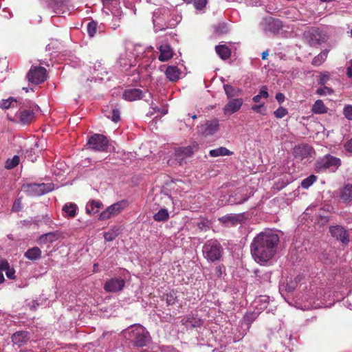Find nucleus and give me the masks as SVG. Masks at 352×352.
Segmentation results:
<instances>
[{
	"label": "nucleus",
	"mask_w": 352,
	"mask_h": 352,
	"mask_svg": "<svg viewBox=\"0 0 352 352\" xmlns=\"http://www.w3.org/2000/svg\"><path fill=\"white\" fill-rule=\"evenodd\" d=\"M279 241L278 235L272 230L258 234L250 245L251 254L254 261L263 264L271 260L276 253Z\"/></svg>",
	"instance_id": "nucleus-1"
},
{
	"label": "nucleus",
	"mask_w": 352,
	"mask_h": 352,
	"mask_svg": "<svg viewBox=\"0 0 352 352\" xmlns=\"http://www.w3.org/2000/svg\"><path fill=\"white\" fill-rule=\"evenodd\" d=\"M179 16H172L168 8L163 7L155 10L153 14V23L155 32L174 28L179 23Z\"/></svg>",
	"instance_id": "nucleus-2"
},
{
	"label": "nucleus",
	"mask_w": 352,
	"mask_h": 352,
	"mask_svg": "<svg viewBox=\"0 0 352 352\" xmlns=\"http://www.w3.org/2000/svg\"><path fill=\"white\" fill-rule=\"evenodd\" d=\"M122 336L133 346L143 347L151 341V336L146 329L140 324H135L122 331Z\"/></svg>",
	"instance_id": "nucleus-3"
},
{
	"label": "nucleus",
	"mask_w": 352,
	"mask_h": 352,
	"mask_svg": "<svg viewBox=\"0 0 352 352\" xmlns=\"http://www.w3.org/2000/svg\"><path fill=\"white\" fill-rule=\"evenodd\" d=\"M341 166V160L330 154L319 158L315 163L314 169L316 173H321L327 171L334 173Z\"/></svg>",
	"instance_id": "nucleus-4"
},
{
	"label": "nucleus",
	"mask_w": 352,
	"mask_h": 352,
	"mask_svg": "<svg viewBox=\"0 0 352 352\" xmlns=\"http://www.w3.org/2000/svg\"><path fill=\"white\" fill-rule=\"evenodd\" d=\"M204 256L210 262L219 261L223 254V248L217 240H208L203 246Z\"/></svg>",
	"instance_id": "nucleus-5"
},
{
	"label": "nucleus",
	"mask_w": 352,
	"mask_h": 352,
	"mask_svg": "<svg viewBox=\"0 0 352 352\" xmlns=\"http://www.w3.org/2000/svg\"><path fill=\"white\" fill-rule=\"evenodd\" d=\"M18 114L19 122L23 124H29L36 120L35 113L39 111V107L33 102L23 104Z\"/></svg>",
	"instance_id": "nucleus-6"
},
{
	"label": "nucleus",
	"mask_w": 352,
	"mask_h": 352,
	"mask_svg": "<svg viewBox=\"0 0 352 352\" xmlns=\"http://www.w3.org/2000/svg\"><path fill=\"white\" fill-rule=\"evenodd\" d=\"M87 146L89 148L96 151H106L109 147V140L104 135L95 133L89 138Z\"/></svg>",
	"instance_id": "nucleus-7"
},
{
	"label": "nucleus",
	"mask_w": 352,
	"mask_h": 352,
	"mask_svg": "<svg viewBox=\"0 0 352 352\" xmlns=\"http://www.w3.org/2000/svg\"><path fill=\"white\" fill-rule=\"evenodd\" d=\"M27 78L32 84H41L47 79V71L43 67L32 66L27 74Z\"/></svg>",
	"instance_id": "nucleus-8"
},
{
	"label": "nucleus",
	"mask_w": 352,
	"mask_h": 352,
	"mask_svg": "<svg viewBox=\"0 0 352 352\" xmlns=\"http://www.w3.org/2000/svg\"><path fill=\"white\" fill-rule=\"evenodd\" d=\"M305 35L311 46H316V45H319L322 43H325L328 39L327 34L317 28L311 29V30L305 32Z\"/></svg>",
	"instance_id": "nucleus-9"
},
{
	"label": "nucleus",
	"mask_w": 352,
	"mask_h": 352,
	"mask_svg": "<svg viewBox=\"0 0 352 352\" xmlns=\"http://www.w3.org/2000/svg\"><path fill=\"white\" fill-rule=\"evenodd\" d=\"M126 205V202L125 201H118L113 204L100 213L99 219L103 221L118 214L124 209Z\"/></svg>",
	"instance_id": "nucleus-10"
},
{
	"label": "nucleus",
	"mask_w": 352,
	"mask_h": 352,
	"mask_svg": "<svg viewBox=\"0 0 352 352\" xmlns=\"http://www.w3.org/2000/svg\"><path fill=\"white\" fill-rule=\"evenodd\" d=\"M24 189L28 195L33 197L43 195L51 190L48 185L44 183L28 184L24 186Z\"/></svg>",
	"instance_id": "nucleus-11"
},
{
	"label": "nucleus",
	"mask_w": 352,
	"mask_h": 352,
	"mask_svg": "<svg viewBox=\"0 0 352 352\" xmlns=\"http://www.w3.org/2000/svg\"><path fill=\"white\" fill-rule=\"evenodd\" d=\"M125 286V280L121 277L111 278L106 281L104 289L107 292H118L122 291Z\"/></svg>",
	"instance_id": "nucleus-12"
},
{
	"label": "nucleus",
	"mask_w": 352,
	"mask_h": 352,
	"mask_svg": "<svg viewBox=\"0 0 352 352\" xmlns=\"http://www.w3.org/2000/svg\"><path fill=\"white\" fill-rule=\"evenodd\" d=\"M109 10L113 16L110 25L111 28L115 30L121 26L122 23V11L120 6V3L116 2L115 6H113Z\"/></svg>",
	"instance_id": "nucleus-13"
},
{
	"label": "nucleus",
	"mask_w": 352,
	"mask_h": 352,
	"mask_svg": "<svg viewBox=\"0 0 352 352\" xmlns=\"http://www.w3.org/2000/svg\"><path fill=\"white\" fill-rule=\"evenodd\" d=\"M331 235L337 240L340 241L343 244H348L349 242L347 231L340 226H333L329 227Z\"/></svg>",
	"instance_id": "nucleus-14"
},
{
	"label": "nucleus",
	"mask_w": 352,
	"mask_h": 352,
	"mask_svg": "<svg viewBox=\"0 0 352 352\" xmlns=\"http://www.w3.org/2000/svg\"><path fill=\"white\" fill-rule=\"evenodd\" d=\"M313 148L307 144L296 146L293 149V155L298 160H303L311 156Z\"/></svg>",
	"instance_id": "nucleus-15"
},
{
	"label": "nucleus",
	"mask_w": 352,
	"mask_h": 352,
	"mask_svg": "<svg viewBox=\"0 0 352 352\" xmlns=\"http://www.w3.org/2000/svg\"><path fill=\"white\" fill-rule=\"evenodd\" d=\"M265 30L272 33H277L283 27V23L278 19L268 16L264 19Z\"/></svg>",
	"instance_id": "nucleus-16"
},
{
	"label": "nucleus",
	"mask_w": 352,
	"mask_h": 352,
	"mask_svg": "<svg viewBox=\"0 0 352 352\" xmlns=\"http://www.w3.org/2000/svg\"><path fill=\"white\" fill-rule=\"evenodd\" d=\"M219 121L212 120L206 121L201 126V131L204 136L207 137L214 134L219 129Z\"/></svg>",
	"instance_id": "nucleus-17"
},
{
	"label": "nucleus",
	"mask_w": 352,
	"mask_h": 352,
	"mask_svg": "<svg viewBox=\"0 0 352 352\" xmlns=\"http://www.w3.org/2000/svg\"><path fill=\"white\" fill-rule=\"evenodd\" d=\"M243 103V100L242 98H234L230 100L223 109L224 114L232 115L234 113L241 109Z\"/></svg>",
	"instance_id": "nucleus-18"
},
{
	"label": "nucleus",
	"mask_w": 352,
	"mask_h": 352,
	"mask_svg": "<svg viewBox=\"0 0 352 352\" xmlns=\"http://www.w3.org/2000/svg\"><path fill=\"white\" fill-rule=\"evenodd\" d=\"M123 98L128 101H134L140 100L143 96V92L140 89L132 88L126 89L123 92Z\"/></svg>",
	"instance_id": "nucleus-19"
},
{
	"label": "nucleus",
	"mask_w": 352,
	"mask_h": 352,
	"mask_svg": "<svg viewBox=\"0 0 352 352\" xmlns=\"http://www.w3.org/2000/svg\"><path fill=\"white\" fill-rule=\"evenodd\" d=\"M198 149L199 145L197 143H194L190 146L177 148L175 153L178 157H188L191 156L195 151H198Z\"/></svg>",
	"instance_id": "nucleus-20"
},
{
	"label": "nucleus",
	"mask_w": 352,
	"mask_h": 352,
	"mask_svg": "<svg viewBox=\"0 0 352 352\" xmlns=\"http://www.w3.org/2000/svg\"><path fill=\"white\" fill-rule=\"evenodd\" d=\"M222 221L228 226H236L245 221L243 214H229L221 218Z\"/></svg>",
	"instance_id": "nucleus-21"
},
{
	"label": "nucleus",
	"mask_w": 352,
	"mask_h": 352,
	"mask_svg": "<svg viewBox=\"0 0 352 352\" xmlns=\"http://www.w3.org/2000/svg\"><path fill=\"white\" fill-rule=\"evenodd\" d=\"M30 339L29 333L27 331H21L14 333L12 336V341L14 344L21 346L25 344Z\"/></svg>",
	"instance_id": "nucleus-22"
},
{
	"label": "nucleus",
	"mask_w": 352,
	"mask_h": 352,
	"mask_svg": "<svg viewBox=\"0 0 352 352\" xmlns=\"http://www.w3.org/2000/svg\"><path fill=\"white\" fill-rule=\"evenodd\" d=\"M60 237V233L58 232H51L44 234H42L38 240V243L40 245L52 243L57 241Z\"/></svg>",
	"instance_id": "nucleus-23"
},
{
	"label": "nucleus",
	"mask_w": 352,
	"mask_h": 352,
	"mask_svg": "<svg viewBox=\"0 0 352 352\" xmlns=\"http://www.w3.org/2000/svg\"><path fill=\"white\" fill-rule=\"evenodd\" d=\"M160 55L158 57L159 60L165 62L170 60L173 56L172 48L168 45H162L159 47Z\"/></svg>",
	"instance_id": "nucleus-24"
},
{
	"label": "nucleus",
	"mask_w": 352,
	"mask_h": 352,
	"mask_svg": "<svg viewBox=\"0 0 352 352\" xmlns=\"http://www.w3.org/2000/svg\"><path fill=\"white\" fill-rule=\"evenodd\" d=\"M166 78L172 82L177 81L180 77V70L176 66H168L165 72Z\"/></svg>",
	"instance_id": "nucleus-25"
},
{
	"label": "nucleus",
	"mask_w": 352,
	"mask_h": 352,
	"mask_svg": "<svg viewBox=\"0 0 352 352\" xmlns=\"http://www.w3.org/2000/svg\"><path fill=\"white\" fill-rule=\"evenodd\" d=\"M340 199L344 203H349L352 201V184H346L340 192Z\"/></svg>",
	"instance_id": "nucleus-26"
},
{
	"label": "nucleus",
	"mask_w": 352,
	"mask_h": 352,
	"mask_svg": "<svg viewBox=\"0 0 352 352\" xmlns=\"http://www.w3.org/2000/svg\"><path fill=\"white\" fill-rule=\"evenodd\" d=\"M24 256L29 260L36 261L41 257V250L38 247H34L28 249Z\"/></svg>",
	"instance_id": "nucleus-27"
},
{
	"label": "nucleus",
	"mask_w": 352,
	"mask_h": 352,
	"mask_svg": "<svg viewBox=\"0 0 352 352\" xmlns=\"http://www.w3.org/2000/svg\"><path fill=\"white\" fill-rule=\"evenodd\" d=\"M215 50L217 54L223 60H227L231 56L230 49L225 45H217L215 47Z\"/></svg>",
	"instance_id": "nucleus-28"
},
{
	"label": "nucleus",
	"mask_w": 352,
	"mask_h": 352,
	"mask_svg": "<svg viewBox=\"0 0 352 352\" xmlns=\"http://www.w3.org/2000/svg\"><path fill=\"white\" fill-rule=\"evenodd\" d=\"M102 206V204L100 201L92 200L86 206V212L87 214H95L98 212L99 208Z\"/></svg>",
	"instance_id": "nucleus-29"
},
{
	"label": "nucleus",
	"mask_w": 352,
	"mask_h": 352,
	"mask_svg": "<svg viewBox=\"0 0 352 352\" xmlns=\"http://www.w3.org/2000/svg\"><path fill=\"white\" fill-rule=\"evenodd\" d=\"M327 109L322 100H317L311 108L312 112L316 114L325 113L327 112Z\"/></svg>",
	"instance_id": "nucleus-30"
},
{
	"label": "nucleus",
	"mask_w": 352,
	"mask_h": 352,
	"mask_svg": "<svg viewBox=\"0 0 352 352\" xmlns=\"http://www.w3.org/2000/svg\"><path fill=\"white\" fill-rule=\"evenodd\" d=\"M184 324L187 327H199L203 324V320L199 318L192 316L186 318Z\"/></svg>",
	"instance_id": "nucleus-31"
},
{
	"label": "nucleus",
	"mask_w": 352,
	"mask_h": 352,
	"mask_svg": "<svg viewBox=\"0 0 352 352\" xmlns=\"http://www.w3.org/2000/svg\"><path fill=\"white\" fill-rule=\"evenodd\" d=\"M223 89L228 98L230 99L236 96H239L240 89L230 85L226 84L223 85Z\"/></svg>",
	"instance_id": "nucleus-32"
},
{
	"label": "nucleus",
	"mask_w": 352,
	"mask_h": 352,
	"mask_svg": "<svg viewBox=\"0 0 352 352\" xmlns=\"http://www.w3.org/2000/svg\"><path fill=\"white\" fill-rule=\"evenodd\" d=\"M329 54L328 50H324L322 52H320L319 54H318L316 56H315L312 61L311 64L314 66H320L327 59Z\"/></svg>",
	"instance_id": "nucleus-33"
},
{
	"label": "nucleus",
	"mask_w": 352,
	"mask_h": 352,
	"mask_svg": "<svg viewBox=\"0 0 352 352\" xmlns=\"http://www.w3.org/2000/svg\"><path fill=\"white\" fill-rule=\"evenodd\" d=\"M209 154L211 157H215L218 156L231 155L232 152L227 149L226 147H219L210 150Z\"/></svg>",
	"instance_id": "nucleus-34"
},
{
	"label": "nucleus",
	"mask_w": 352,
	"mask_h": 352,
	"mask_svg": "<svg viewBox=\"0 0 352 352\" xmlns=\"http://www.w3.org/2000/svg\"><path fill=\"white\" fill-rule=\"evenodd\" d=\"M120 234V228L114 226L108 232L104 233V240L107 241H113Z\"/></svg>",
	"instance_id": "nucleus-35"
},
{
	"label": "nucleus",
	"mask_w": 352,
	"mask_h": 352,
	"mask_svg": "<svg viewBox=\"0 0 352 352\" xmlns=\"http://www.w3.org/2000/svg\"><path fill=\"white\" fill-rule=\"evenodd\" d=\"M153 219L156 221H166L169 219V213L166 208H161L153 215Z\"/></svg>",
	"instance_id": "nucleus-36"
},
{
	"label": "nucleus",
	"mask_w": 352,
	"mask_h": 352,
	"mask_svg": "<svg viewBox=\"0 0 352 352\" xmlns=\"http://www.w3.org/2000/svg\"><path fill=\"white\" fill-rule=\"evenodd\" d=\"M77 210V206L75 204L70 203L63 206V210L67 217L72 218L75 217Z\"/></svg>",
	"instance_id": "nucleus-37"
},
{
	"label": "nucleus",
	"mask_w": 352,
	"mask_h": 352,
	"mask_svg": "<svg viewBox=\"0 0 352 352\" xmlns=\"http://www.w3.org/2000/svg\"><path fill=\"white\" fill-rule=\"evenodd\" d=\"M269 96V94L267 92V88L266 86H263L260 90V92L258 95H256L253 97V101L254 102L258 103L260 102L261 98H267Z\"/></svg>",
	"instance_id": "nucleus-38"
},
{
	"label": "nucleus",
	"mask_w": 352,
	"mask_h": 352,
	"mask_svg": "<svg viewBox=\"0 0 352 352\" xmlns=\"http://www.w3.org/2000/svg\"><path fill=\"white\" fill-rule=\"evenodd\" d=\"M228 28L225 23H219L214 26V32L216 35H221L227 34Z\"/></svg>",
	"instance_id": "nucleus-39"
},
{
	"label": "nucleus",
	"mask_w": 352,
	"mask_h": 352,
	"mask_svg": "<svg viewBox=\"0 0 352 352\" xmlns=\"http://www.w3.org/2000/svg\"><path fill=\"white\" fill-rule=\"evenodd\" d=\"M258 317V314L252 312L247 314L244 316L243 318V321L245 324L248 325V328L250 327V325Z\"/></svg>",
	"instance_id": "nucleus-40"
},
{
	"label": "nucleus",
	"mask_w": 352,
	"mask_h": 352,
	"mask_svg": "<svg viewBox=\"0 0 352 352\" xmlns=\"http://www.w3.org/2000/svg\"><path fill=\"white\" fill-rule=\"evenodd\" d=\"M317 179V177L314 175H311L308 177L304 179L301 182V186L303 188L307 189L311 186Z\"/></svg>",
	"instance_id": "nucleus-41"
},
{
	"label": "nucleus",
	"mask_w": 352,
	"mask_h": 352,
	"mask_svg": "<svg viewBox=\"0 0 352 352\" xmlns=\"http://www.w3.org/2000/svg\"><path fill=\"white\" fill-rule=\"evenodd\" d=\"M19 157L18 155H14L12 159H8L6 162L5 167L7 169H12L16 167L19 163Z\"/></svg>",
	"instance_id": "nucleus-42"
},
{
	"label": "nucleus",
	"mask_w": 352,
	"mask_h": 352,
	"mask_svg": "<svg viewBox=\"0 0 352 352\" xmlns=\"http://www.w3.org/2000/svg\"><path fill=\"white\" fill-rule=\"evenodd\" d=\"M108 118H110L113 122H117L120 120V113L118 109H113L109 114L105 115Z\"/></svg>",
	"instance_id": "nucleus-43"
},
{
	"label": "nucleus",
	"mask_w": 352,
	"mask_h": 352,
	"mask_svg": "<svg viewBox=\"0 0 352 352\" xmlns=\"http://www.w3.org/2000/svg\"><path fill=\"white\" fill-rule=\"evenodd\" d=\"M98 24L96 21H91L87 24V33L90 37H93L97 30Z\"/></svg>",
	"instance_id": "nucleus-44"
},
{
	"label": "nucleus",
	"mask_w": 352,
	"mask_h": 352,
	"mask_svg": "<svg viewBox=\"0 0 352 352\" xmlns=\"http://www.w3.org/2000/svg\"><path fill=\"white\" fill-rule=\"evenodd\" d=\"M164 300L168 305H173L175 304L177 297L174 292H170L164 296Z\"/></svg>",
	"instance_id": "nucleus-45"
},
{
	"label": "nucleus",
	"mask_w": 352,
	"mask_h": 352,
	"mask_svg": "<svg viewBox=\"0 0 352 352\" xmlns=\"http://www.w3.org/2000/svg\"><path fill=\"white\" fill-rule=\"evenodd\" d=\"M16 100L14 99L13 98L10 97L7 100H3L0 103V107L2 109H8L13 106L12 104V102L16 103Z\"/></svg>",
	"instance_id": "nucleus-46"
},
{
	"label": "nucleus",
	"mask_w": 352,
	"mask_h": 352,
	"mask_svg": "<svg viewBox=\"0 0 352 352\" xmlns=\"http://www.w3.org/2000/svg\"><path fill=\"white\" fill-rule=\"evenodd\" d=\"M287 113V110L283 107H280L274 112L275 117L277 118H282L284 116H285Z\"/></svg>",
	"instance_id": "nucleus-47"
},
{
	"label": "nucleus",
	"mask_w": 352,
	"mask_h": 352,
	"mask_svg": "<svg viewBox=\"0 0 352 352\" xmlns=\"http://www.w3.org/2000/svg\"><path fill=\"white\" fill-rule=\"evenodd\" d=\"M333 89L328 87H325L324 86L323 87H321V88H318L317 90H316V93L317 94L320 95V96H324V95H327V94H331L333 93Z\"/></svg>",
	"instance_id": "nucleus-48"
},
{
	"label": "nucleus",
	"mask_w": 352,
	"mask_h": 352,
	"mask_svg": "<svg viewBox=\"0 0 352 352\" xmlns=\"http://www.w3.org/2000/svg\"><path fill=\"white\" fill-rule=\"evenodd\" d=\"M250 196L247 195L246 194L243 195V196L239 197L238 193L235 194V198H234V202L236 204H243L245 201H246Z\"/></svg>",
	"instance_id": "nucleus-49"
},
{
	"label": "nucleus",
	"mask_w": 352,
	"mask_h": 352,
	"mask_svg": "<svg viewBox=\"0 0 352 352\" xmlns=\"http://www.w3.org/2000/svg\"><path fill=\"white\" fill-rule=\"evenodd\" d=\"M343 113L346 119L352 120V106L346 105L344 107Z\"/></svg>",
	"instance_id": "nucleus-50"
},
{
	"label": "nucleus",
	"mask_w": 352,
	"mask_h": 352,
	"mask_svg": "<svg viewBox=\"0 0 352 352\" xmlns=\"http://www.w3.org/2000/svg\"><path fill=\"white\" fill-rule=\"evenodd\" d=\"M329 80V75L327 72L322 74L318 80V85L324 86Z\"/></svg>",
	"instance_id": "nucleus-51"
},
{
	"label": "nucleus",
	"mask_w": 352,
	"mask_h": 352,
	"mask_svg": "<svg viewBox=\"0 0 352 352\" xmlns=\"http://www.w3.org/2000/svg\"><path fill=\"white\" fill-rule=\"evenodd\" d=\"M197 227L201 231H207L210 229V223L208 221H201L197 223Z\"/></svg>",
	"instance_id": "nucleus-52"
},
{
	"label": "nucleus",
	"mask_w": 352,
	"mask_h": 352,
	"mask_svg": "<svg viewBox=\"0 0 352 352\" xmlns=\"http://www.w3.org/2000/svg\"><path fill=\"white\" fill-rule=\"evenodd\" d=\"M251 109H252V110H253L254 111H255L256 113H260L263 115L265 114L266 109H265V108H264V103H262L261 104H258V105H253L251 107Z\"/></svg>",
	"instance_id": "nucleus-53"
},
{
	"label": "nucleus",
	"mask_w": 352,
	"mask_h": 352,
	"mask_svg": "<svg viewBox=\"0 0 352 352\" xmlns=\"http://www.w3.org/2000/svg\"><path fill=\"white\" fill-rule=\"evenodd\" d=\"M207 0H194V6L197 10H201L206 5Z\"/></svg>",
	"instance_id": "nucleus-54"
},
{
	"label": "nucleus",
	"mask_w": 352,
	"mask_h": 352,
	"mask_svg": "<svg viewBox=\"0 0 352 352\" xmlns=\"http://www.w3.org/2000/svg\"><path fill=\"white\" fill-rule=\"evenodd\" d=\"M21 208L22 206L21 199H16L12 206V210L14 212H19L21 210Z\"/></svg>",
	"instance_id": "nucleus-55"
},
{
	"label": "nucleus",
	"mask_w": 352,
	"mask_h": 352,
	"mask_svg": "<svg viewBox=\"0 0 352 352\" xmlns=\"http://www.w3.org/2000/svg\"><path fill=\"white\" fill-rule=\"evenodd\" d=\"M15 270L11 268L10 266L6 270V276L10 279L15 278Z\"/></svg>",
	"instance_id": "nucleus-56"
},
{
	"label": "nucleus",
	"mask_w": 352,
	"mask_h": 352,
	"mask_svg": "<svg viewBox=\"0 0 352 352\" xmlns=\"http://www.w3.org/2000/svg\"><path fill=\"white\" fill-rule=\"evenodd\" d=\"M10 267V264L6 259L0 260V271L6 270Z\"/></svg>",
	"instance_id": "nucleus-57"
},
{
	"label": "nucleus",
	"mask_w": 352,
	"mask_h": 352,
	"mask_svg": "<svg viewBox=\"0 0 352 352\" xmlns=\"http://www.w3.org/2000/svg\"><path fill=\"white\" fill-rule=\"evenodd\" d=\"M245 3L246 5L250 6H257L260 5L259 0H245Z\"/></svg>",
	"instance_id": "nucleus-58"
},
{
	"label": "nucleus",
	"mask_w": 352,
	"mask_h": 352,
	"mask_svg": "<svg viewBox=\"0 0 352 352\" xmlns=\"http://www.w3.org/2000/svg\"><path fill=\"white\" fill-rule=\"evenodd\" d=\"M344 148L346 151L352 153V138L345 143Z\"/></svg>",
	"instance_id": "nucleus-59"
},
{
	"label": "nucleus",
	"mask_w": 352,
	"mask_h": 352,
	"mask_svg": "<svg viewBox=\"0 0 352 352\" xmlns=\"http://www.w3.org/2000/svg\"><path fill=\"white\" fill-rule=\"evenodd\" d=\"M276 99L278 102V103L281 104L285 100V95L282 93H278L276 95Z\"/></svg>",
	"instance_id": "nucleus-60"
},
{
	"label": "nucleus",
	"mask_w": 352,
	"mask_h": 352,
	"mask_svg": "<svg viewBox=\"0 0 352 352\" xmlns=\"http://www.w3.org/2000/svg\"><path fill=\"white\" fill-rule=\"evenodd\" d=\"M101 1L104 6L112 4V6H115V3L117 2L116 0H101Z\"/></svg>",
	"instance_id": "nucleus-61"
},
{
	"label": "nucleus",
	"mask_w": 352,
	"mask_h": 352,
	"mask_svg": "<svg viewBox=\"0 0 352 352\" xmlns=\"http://www.w3.org/2000/svg\"><path fill=\"white\" fill-rule=\"evenodd\" d=\"M215 274L217 276H220L222 274V268L221 266H217L215 267Z\"/></svg>",
	"instance_id": "nucleus-62"
},
{
	"label": "nucleus",
	"mask_w": 352,
	"mask_h": 352,
	"mask_svg": "<svg viewBox=\"0 0 352 352\" xmlns=\"http://www.w3.org/2000/svg\"><path fill=\"white\" fill-rule=\"evenodd\" d=\"M347 75L349 76V77H351L352 76V67H349L347 68Z\"/></svg>",
	"instance_id": "nucleus-63"
},
{
	"label": "nucleus",
	"mask_w": 352,
	"mask_h": 352,
	"mask_svg": "<svg viewBox=\"0 0 352 352\" xmlns=\"http://www.w3.org/2000/svg\"><path fill=\"white\" fill-rule=\"evenodd\" d=\"M267 56H268V51H267V50H266V51H265V52H263L262 53V58H263V60L266 59V58H267Z\"/></svg>",
	"instance_id": "nucleus-64"
}]
</instances>
